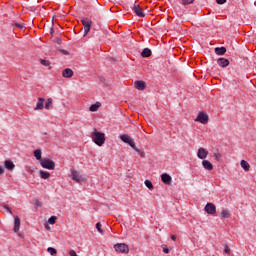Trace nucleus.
<instances>
[{
    "label": "nucleus",
    "instance_id": "nucleus-1",
    "mask_svg": "<svg viewBox=\"0 0 256 256\" xmlns=\"http://www.w3.org/2000/svg\"><path fill=\"white\" fill-rule=\"evenodd\" d=\"M91 139L95 145H98V147H103V145H105V133L98 132L97 128L93 129V132L91 133Z\"/></svg>",
    "mask_w": 256,
    "mask_h": 256
},
{
    "label": "nucleus",
    "instance_id": "nucleus-2",
    "mask_svg": "<svg viewBox=\"0 0 256 256\" xmlns=\"http://www.w3.org/2000/svg\"><path fill=\"white\" fill-rule=\"evenodd\" d=\"M120 139L121 141H123V143H127L132 149H134L136 153H139V148H137V145L135 144V140H133L131 136H129L128 134H123L120 136Z\"/></svg>",
    "mask_w": 256,
    "mask_h": 256
},
{
    "label": "nucleus",
    "instance_id": "nucleus-3",
    "mask_svg": "<svg viewBox=\"0 0 256 256\" xmlns=\"http://www.w3.org/2000/svg\"><path fill=\"white\" fill-rule=\"evenodd\" d=\"M40 165L43 169H48V171H53L55 169V162L47 158L42 159Z\"/></svg>",
    "mask_w": 256,
    "mask_h": 256
},
{
    "label": "nucleus",
    "instance_id": "nucleus-4",
    "mask_svg": "<svg viewBox=\"0 0 256 256\" xmlns=\"http://www.w3.org/2000/svg\"><path fill=\"white\" fill-rule=\"evenodd\" d=\"M81 22L84 27V37H85V35H87V33L91 31V25H93V21H91V19L89 18L84 17L81 19Z\"/></svg>",
    "mask_w": 256,
    "mask_h": 256
},
{
    "label": "nucleus",
    "instance_id": "nucleus-5",
    "mask_svg": "<svg viewBox=\"0 0 256 256\" xmlns=\"http://www.w3.org/2000/svg\"><path fill=\"white\" fill-rule=\"evenodd\" d=\"M195 121L197 123H202V125H207V123H209V115L205 112H199Z\"/></svg>",
    "mask_w": 256,
    "mask_h": 256
},
{
    "label": "nucleus",
    "instance_id": "nucleus-6",
    "mask_svg": "<svg viewBox=\"0 0 256 256\" xmlns=\"http://www.w3.org/2000/svg\"><path fill=\"white\" fill-rule=\"evenodd\" d=\"M114 249L116 253H129V246L125 243H118L114 245Z\"/></svg>",
    "mask_w": 256,
    "mask_h": 256
},
{
    "label": "nucleus",
    "instance_id": "nucleus-7",
    "mask_svg": "<svg viewBox=\"0 0 256 256\" xmlns=\"http://www.w3.org/2000/svg\"><path fill=\"white\" fill-rule=\"evenodd\" d=\"M204 211L208 213V215H215L217 213V207L213 203H207L204 207Z\"/></svg>",
    "mask_w": 256,
    "mask_h": 256
},
{
    "label": "nucleus",
    "instance_id": "nucleus-8",
    "mask_svg": "<svg viewBox=\"0 0 256 256\" xmlns=\"http://www.w3.org/2000/svg\"><path fill=\"white\" fill-rule=\"evenodd\" d=\"M71 175L73 181H76V183H81V181H85V178H83V176H81V173L77 170H72Z\"/></svg>",
    "mask_w": 256,
    "mask_h": 256
},
{
    "label": "nucleus",
    "instance_id": "nucleus-9",
    "mask_svg": "<svg viewBox=\"0 0 256 256\" xmlns=\"http://www.w3.org/2000/svg\"><path fill=\"white\" fill-rule=\"evenodd\" d=\"M132 10L136 13L137 17H145V12H143L142 7L137 2L134 3Z\"/></svg>",
    "mask_w": 256,
    "mask_h": 256
},
{
    "label": "nucleus",
    "instance_id": "nucleus-10",
    "mask_svg": "<svg viewBox=\"0 0 256 256\" xmlns=\"http://www.w3.org/2000/svg\"><path fill=\"white\" fill-rule=\"evenodd\" d=\"M207 155H209V151L205 148H199L197 152L198 159H207Z\"/></svg>",
    "mask_w": 256,
    "mask_h": 256
},
{
    "label": "nucleus",
    "instance_id": "nucleus-11",
    "mask_svg": "<svg viewBox=\"0 0 256 256\" xmlns=\"http://www.w3.org/2000/svg\"><path fill=\"white\" fill-rule=\"evenodd\" d=\"M45 98H38V102L36 104V107L34 108V111H43L45 105Z\"/></svg>",
    "mask_w": 256,
    "mask_h": 256
},
{
    "label": "nucleus",
    "instance_id": "nucleus-12",
    "mask_svg": "<svg viewBox=\"0 0 256 256\" xmlns=\"http://www.w3.org/2000/svg\"><path fill=\"white\" fill-rule=\"evenodd\" d=\"M161 179H162V183H164V185H171V181H173L171 176L167 173L162 174Z\"/></svg>",
    "mask_w": 256,
    "mask_h": 256
},
{
    "label": "nucleus",
    "instance_id": "nucleus-13",
    "mask_svg": "<svg viewBox=\"0 0 256 256\" xmlns=\"http://www.w3.org/2000/svg\"><path fill=\"white\" fill-rule=\"evenodd\" d=\"M4 167L8 171L12 172L15 170V163H13V161H11V160H6V161H4Z\"/></svg>",
    "mask_w": 256,
    "mask_h": 256
},
{
    "label": "nucleus",
    "instance_id": "nucleus-14",
    "mask_svg": "<svg viewBox=\"0 0 256 256\" xmlns=\"http://www.w3.org/2000/svg\"><path fill=\"white\" fill-rule=\"evenodd\" d=\"M73 75H74V73L71 70V68H66L62 72V77H64L65 79H71V77H73Z\"/></svg>",
    "mask_w": 256,
    "mask_h": 256
},
{
    "label": "nucleus",
    "instance_id": "nucleus-15",
    "mask_svg": "<svg viewBox=\"0 0 256 256\" xmlns=\"http://www.w3.org/2000/svg\"><path fill=\"white\" fill-rule=\"evenodd\" d=\"M134 86L136 89H138V91H144L146 84L144 81L137 80L134 82Z\"/></svg>",
    "mask_w": 256,
    "mask_h": 256
},
{
    "label": "nucleus",
    "instance_id": "nucleus-16",
    "mask_svg": "<svg viewBox=\"0 0 256 256\" xmlns=\"http://www.w3.org/2000/svg\"><path fill=\"white\" fill-rule=\"evenodd\" d=\"M21 227V219L19 216L14 218V233H19V229Z\"/></svg>",
    "mask_w": 256,
    "mask_h": 256
},
{
    "label": "nucleus",
    "instance_id": "nucleus-17",
    "mask_svg": "<svg viewBox=\"0 0 256 256\" xmlns=\"http://www.w3.org/2000/svg\"><path fill=\"white\" fill-rule=\"evenodd\" d=\"M217 64L219 65V67H229V59L226 58H219L217 60Z\"/></svg>",
    "mask_w": 256,
    "mask_h": 256
},
{
    "label": "nucleus",
    "instance_id": "nucleus-18",
    "mask_svg": "<svg viewBox=\"0 0 256 256\" xmlns=\"http://www.w3.org/2000/svg\"><path fill=\"white\" fill-rule=\"evenodd\" d=\"M202 166L206 171H213V164L209 162V160H203L202 161Z\"/></svg>",
    "mask_w": 256,
    "mask_h": 256
},
{
    "label": "nucleus",
    "instance_id": "nucleus-19",
    "mask_svg": "<svg viewBox=\"0 0 256 256\" xmlns=\"http://www.w3.org/2000/svg\"><path fill=\"white\" fill-rule=\"evenodd\" d=\"M216 55H225L227 53V48L225 47H216L215 48Z\"/></svg>",
    "mask_w": 256,
    "mask_h": 256
},
{
    "label": "nucleus",
    "instance_id": "nucleus-20",
    "mask_svg": "<svg viewBox=\"0 0 256 256\" xmlns=\"http://www.w3.org/2000/svg\"><path fill=\"white\" fill-rule=\"evenodd\" d=\"M99 107H101V103L96 102L95 104H92L89 108V111L92 113H95V111H99Z\"/></svg>",
    "mask_w": 256,
    "mask_h": 256
},
{
    "label": "nucleus",
    "instance_id": "nucleus-21",
    "mask_svg": "<svg viewBox=\"0 0 256 256\" xmlns=\"http://www.w3.org/2000/svg\"><path fill=\"white\" fill-rule=\"evenodd\" d=\"M41 149L34 150V157L37 161H43Z\"/></svg>",
    "mask_w": 256,
    "mask_h": 256
},
{
    "label": "nucleus",
    "instance_id": "nucleus-22",
    "mask_svg": "<svg viewBox=\"0 0 256 256\" xmlns=\"http://www.w3.org/2000/svg\"><path fill=\"white\" fill-rule=\"evenodd\" d=\"M39 175H40L41 179H49V177H51V173H49L47 171H43V170L39 171Z\"/></svg>",
    "mask_w": 256,
    "mask_h": 256
},
{
    "label": "nucleus",
    "instance_id": "nucleus-23",
    "mask_svg": "<svg viewBox=\"0 0 256 256\" xmlns=\"http://www.w3.org/2000/svg\"><path fill=\"white\" fill-rule=\"evenodd\" d=\"M45 109H53V98H48L45 103Z\"/></svg>",
    "mask_w": 256,
    "mask_h": 256
},
{
    "label": "nucleus",
    "instance_id": "nucleus-24",
    "mask_svg": "<svg viewBox=\"0 0 256 256\" xmlns=\"http://www.w3.org/2000/svg\"><path fill=\"white\" fill-rule=\"evenodd\" d=\"M240 165L244 171H249V169H251V165H249L245 160H241Z\"/></svg>",
    "mask_w": 256,
    "mask_h": 256
},
{
    "label": "nucleus",
    "instance_id": "nucleus-25",
    "mask_svg": "<svg viewBox=\"0 0 256 256\" xmlns=\"http://www.w3.org/2000/svg\"><path fill=\"white\" fill-rule=\"evenodd\" d=\"M142 57H151L152 52L151 49L149 48H145L142 52H141Z\"/></svg>",
    "mask_w": 256,
    "mask_h": 256
},
{
    "label": "nucleus",
    "instance_id": "nucleus-26",
    "mask_svg": "<svg viewBox=\"0 0 256 256\" xmlns=\"http://www.w3.org/2000/svg\"><path fill=\"white\" fill-rule=\"evenodd\" d=\"M214 159L216 161H223V156L221 155V153H219V150H217L216 152H214Z\"/></svg>",
    "mask_w": 256,
    "mask_h": 256
},
{
    "label": "nucleus",
    "instance_id": "nucleus-27",
    "mask_svg": "<svg viewBox=\"0 0 256 256\" xmlns=\"http://www.w3.org/2000/svg\"><path fill=\"white\" fill-rule=\"evenodd\" d=\"M144 184L148 189H150V191H153V182H151L150 180H145Z\"/></svg>",
    "mask_w": 256,
    "mask_h": 256
},
{
    "label": "nucleus",
    "instance_id": "nucleus-28",
    "mask_svg": "<svg viewBox=\"0 0 256 256\" xmlns=\"http://www.w3.org/2000/svg\"><path fill=\"white\" fill-rule=\"evenodd\" d=\"M48 223H49V225H55V223H57V216H51L48 219Z\"/></svg>",
    "mask_w": 256,
    "mask_h": 256
},
{
    "label": "nucleus",
    "instance_id": "nucleus-29",
    "mask_svg": "<svg viewBox=\"0 0 256 256\" xmlns=\"http://www.w3.org/2000/svg\"><path fill=\"white\" fill-rule=\"evenodd\" d=\"M41 65H43L44 67H49V65H51V62L49 60L46 59H41L40 60Z\"/></svg>",
    "mask_w": 256,
    "mask_h": 256
},
{
    "label": "nucleus",
    "instance_id": "nucleus-30",
    "mask_svg": "<svg viewBox=\"0 0 256 256\" xmlns=\"http://www.w3.org/2000/svg\"><path fill=\"white\" fill-rule=\"evenodd\" d=\"M47 252L50 253V255H57V249L53 247H48Z\"/></svg>",
    "mask_w": 256,
    "mask_h": 256
},
{
    "label": "nucleus",
    "instance_id": "nucleus-31",
    "mask_svg": "<svg viewBox=\"0 0 256 256\" xmlns=\"http://www.w3.org/2000/svg\"><path fill=\"white\" fill-rule=\"evenodd\" d=\"M221 217H223V219H227V217H229V211L228 210H223L221 212Z\"/></svg>",
    "mask_w": 256,
    "mask_h": 256
},
{
    "label": "nucleus",
    "instance_id": "nucleus-32",
    "mask_svg": "<svg viewBox=\"0 0 256 256\" xmlns=\"http://www.w3.org/2000/svg\"><path fill=\"white\" fill-rule=\"evenodd\" d=\"M96 229H97V231H99L100 233H101V235H103V229L101 228V222H98L97 224H96Z\"/></svg>",
    "mask_w": 256,
    "mask_h": 256
},
{
    "label": "nucleus",
    "instance_id": "nucleus-33",
    "mask_svg": "<svg viewBox=\"0 0 256 256\" xmlns=\"http://www.w3.org/2000/svg\"><path fill=\"white\" fill-rule=\"evenodd\" d=\"M161 248L163 249L164 253L169 254V247H167V245L162 244Z\"/></svg>",
    "mask_w": 256,
    "mask_h": 256
},
{
    "label": "nucleus",
    "instance_id": "nucleus-34",
    "mask_svg": "<svg viewBox=\"0 0 256 256\" xmlns=\"http://www.w3.org/2000/svg\"><path fill=\"white\" fill-rule=\"evenodd\" d=\"M195 0H182L183 5H191Z\"/></svg>",
    "mask_w": 256,
    "mask_h": 256
},
{
    "label": "nucleus",
    "instance_id": "nucleus-35",
    "mask_svg": "<svg viewBox=\"0 0 256 256\" xmlns=\"http://www.w3.org/2000/svg\"><path fill=\"white\" fill-rule=\"evenodd\" d=\"M224 253H226L227 255H229V253H231V249L229 248L228 245L224 246Z\"/></svg>",
    "mask_w": 256,
    "mask_h": 256
},
{
    "label": "nucleus",
    "instance_id": "nucleus-36",
    "mask_svg": "<svg viewBox=\"0 0 256 256\" xmlns=\"http://www.w3.org/2000/svg\"><path fill=\"white\" fill-rule=\"evenodd\" d=\"M3 207H4V209H6V211H8V213H10V215H13V210H11V209L9 208V206L3 205Z\"/></svg>",
    "mask_w": 256,
    "mask_h": 256
},
{
    "label": "nucleus",
    "instance_id": "nucleus-37",
    "mask_svg": "<svg viewBox=\"0 0 256 256\" xmlns=\"http://www.w3.org/2000/svg\"><path fill=\"white\" fill-rule=\"evenodd\" d=\"M216 3L218 5H225V3H227V0H216Z\"/></svg>",
    "mask_w": 256,
    "mask_h": 256
},
{
    "label": "nucleus",
    "instance_id": "nucleus-38",
    "mask_svg": "<svg viewBox=\"0 0 256 256\" xmlns=\"http://www.w3.org/2000/svg\"><path fill=\"white\" fill-rule=\"evenodd\" d=\"M62 39L60 37H57L55 40H54V43H57V45H61L62 43Z\"/></svg>",
    "mask_w": 256,
    "mask_h": 256
},
{
    "label": "nucleus",
    "instance_id": "nucleus-39",
    "mask_svg": "<svg viewBox=\"0 0 256 256\" xmlns=\"http://www.w3.org/2000/svg\"><path fill=\"white\" fill-rule=\"evenodd\" d=\"M35 205H36L37 207H43V202H41V200H36V201H35Z\"/></svg>",
    "mask_w": 256,
    "mask_h": 256
},
{
    "label": "nucleus",
    "instance_id": "nucleus-40",
    "mask_svg": "<svg viewBox=\"0 0 256 256\" xmlns=\"http://www.w3.org/2000/svg\"><path fill=\"white\" fill-rule=\"evenodd\" d=\"M15 27H17L18 29H25V25L19 23H15Z\"/></svg>",
    "mask_w": 256,
    "mask_h": 256
},
{
    "label": "nucleus",
    "instance_id": "nucleus-41",
    "mask_svg": "<svg viewBox=\"0 0 256 256\" xmlns=\"http://www.w3.org/2000/svg\"><path fill=\"white\" fill-rule=\"evenodd\" d=\"M69 255H70V256H78V255H77V252H75V250H70V251H69Z\"/></svg>",
    "mask_w": 256,
    "mask_h": 256
},
{
    "label": "nucleus",
    "instance_id": "nucleus-42",
    "mask_svg": "<svg viewBox=\"0 0 256 256\" xmlns=\"http://www.w3.org/2000/svg\"><path fill=\"white\" fill-rule=\"evenodd\" d=\"M0 175H5V168L3 166H0Z\"/></svg>",
    "mask_w": 256,
    "mask_h": 256
},
{
    "label": "nucleus",
    "instance_id": "nucleus-43",
    "mask_svg": "<svg viewBox=\"0 0 256 256\" xmlns=\"http://www.w3.org/2000/svg\"><path fill=\"white\" fill-rule=\"evenodd\" d=\"M61 53H63V55H69V52L65 49H60Z\"/></svg>",
    "mask_w": 256,
    "mask_h": 256
},
{
    "label": "nucleus",
    "instance_id": "nucleus-44",
    "mask_svg": "<svg viewBox=\"0 0 256 256\" xmlns=\"http://www.w3.org/2000/svg\"><path fill=\"white\" fill-rule=\"evenodd\" d=\"M171 239H172V241H177V236L171 235Z\"/></svg>",
    "mask_w": 256,
    "mask_h": 256
},
{
    "label": "nucleus",
    "instance_id": "nucleus-45",
    "mask_svg": "<svg viewBox=\"0 0 256 256\" xmlns=\"http://www.w3.org/2000/svg\"><path fill=\"white\" fill-rule=\"evenodd\" d=\"M138 153L140 154V157H145V153H144V152H141V150H139Z\"/></svg>",
    "mask_w": 256,
    "mask_h": 256
},
{
    "label": "nucleus",
    "instance_id": "nucleus-46",
    "mask_svg": "<svg viewBox=\"0 0 256 256\" xmlns=\"http://www.w3.org/2000/svg\"><path fill=\"white\" fill-rule=\"evenodd\" d=\"M54 31L55 30L53 28H51V30H50L51 35H53Z\"/></svg>",
    "mask_w": 256,
    "mask_h": 256
},
{
    "label": "nucleus",
    "instance_id": "nucleus-47",
    "mask_svg": "<svg viewBox=\"0 0 256 256\" xmlns=\"http://www.w3.org/2000/svg\"><path fill=\"white\" fill-rule=\"evenodd\" d=\"M94 3H96V5H98L99 3H97V1L96 0H94Z\"/></svg>",
    "mask_w": 256,
    "mask_h": 256
}]
</instances>
